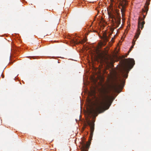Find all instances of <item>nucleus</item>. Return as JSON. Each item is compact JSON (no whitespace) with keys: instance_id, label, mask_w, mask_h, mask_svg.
I'll use <instances>...</instances> for the list:
<instances>
[{"instance_id":"obj_7","label":"nucleus","mask_w":151,"mask_h":151,"mask_svg":"<svg viewBox=\"0 0 151 151\" xmlns=\"http://www.w3.org/2000/svg\"><path fill=\"white\" fill-rule=\"evenodd\" d=\"M89 144L87 142L86 143L83 140H82L81 149L82 151H88V149L89 147Z\"/></svg>"},{"instance_id":"obj_1","label":"nucleus","mask_w":151,"mask_h":151,"mask_svg":"<svg viewBox=\"0 0 151 151\" xmlns=\"http://www.w3.org/2000/svg\"><path fill=\"white\" fill-rule=\"evenodd\" d=\"M109 91L104 89L102 91L101 98L94 107H91L88 110V116L95 118L98 113L104 112L109 108L114 98L112 96L108 95Z\"/></svg>"},{"instance_id":"obj_2","label":"nucleus","mask_w":151,"mask_h":151,"mask_svg":"<svg viewBox=\"0 0 151 151\" xmlns=\"http://www.w3.org/2000/svg\"><path fill=\"white\" fill-rule=\"evenodd\" d=\"M134 64V61L133 59H125L123 60L119 70L121 76L127 78L129 71L133 68Z\"/></svg>"},{"instance_id":"obj_5","label":"nucleus","mask_w":151,"mask_h":151,"mask_svg":"<svg viewBox=\"0 0 151 151\" xmlns=\"http://www.w3.org/2000/svg\"><path fill=\"white\" fill-rule=\"evenodd\" d=\"M95 121L94 120H93L91 121L89 119L87 121L86 123L84 124L85 126L89 125L90 127L91 132L90 137L91 138H92L93 134V133L94 129Z\"/></svg>"},{"instance_id":"obj_11","label":"nucleus","mask_w":151,"mask_h":151,"mask_svg":"<svg viewBox=\"0 0 151 151\" xmlns=\"http://www.w3.org/2000/svg\"><path fill=\"white\" fill-rule=\"evenodd\" d=\"M119 81L121 83L123 84H124L125 83V81H122L121 79L119 80Z\"/></svg>"},{"instance_id":"obj_14","label":"nucleus","mask_w":151,"mask_h":151,"mask_svg":"<svg viewBox=\"0 0 151 151\" xmlns=\"http://www.w3.org/2000/svg\"><path fill=\"white\" fill-rule=\"evenodd\" d=\"M146 4H147V5H148L149 4V3H148V4H147V3H146Z\"/></svg>"},{"instance_id":"obj_6","label":"nucleus","mask_w":151,"mask_h":151,"mask_svg":"<svg viewBox=\"0 0 151 151\" xmlns=\"http://www.w3.org/2000/svg\"><path fill=\"white\" fill-rule=\"evenodd\" d=\"M128 4V1L127 0H122L120 2L119 8L121 9L122 16L124 14L125 9L126 6Z\"/></svg>"},{"instance_id":"obj_10","label":"nucleus","mask_w":151,"mask_h":151,"mask_svg":"<svg viewBox=\"0 0 151 151\" xmlns=\"http://www.w3.org/2000/svg\"><path fill=\"white\" fill-rule=\"evenodd\" d=\"M86 41L85 39H83V40H82L81 41H79L78 42L76 41L77 42H76V41L74 42V43H76V44L77 43H81V44H83L84 43H85L86 42Z\"/></svg>"},{"instance_id":"obj_3","label":"nucleus","mask_w":151,"mask_h":151,"mask_svg":"<svg viewBox=\"0 0 151 151\" xmlns=\"http://www.w3.org/2000/svg\"><path fill=\"white\" fill-rule=\"evenodd\" d=\"M109 17L112 19V23L113 28L111 29V33L110 34L109 37H110L114 32V29L118 27L120 24L121 17L119 15V13L116 11L112 12H108Z\"/></svg>"},{"instance_id":"obj_4","label":"nucleus","mask_w":151,"mask_h":151,"mask_svg":"<svg viewBox=\"0 0 151 151\" xmlns=\"http://www.w3.org/2000/svg\"><path fill=\"white\" fill-rule=\"evenodd\" d=\"M144 19L143 18L139 17L138 23V29L135 35V37H136V39L138 38L140 34L141 31L140 30V28L142 30L144 27V25L145 23L144 21Z\"/></svg>"},{"instance_id":"obj_12","label":"nucleus","mask_w":151,"mask_h":151,"mask_svg":"<svg viewBox=\"0 0 151 151\" xmlns=\"http://www.w3.org/2000/svg\"><path fill=\"white\" fill-rule=\"evenodd\" d=\"M111 2H114V0H111Z\"/></svg>"},{"instance_id":"obj_8","label":"nucleus","mask_w":151,"mask_h":151,"mask_svg":"<svg viewBox=\"0 0 151 151\" xmlns=\"http://www.w3.org/2000/svg\"><path fill=\"white\" fill-rule=\"evenodd\" d=\"M142 14L143 15V18L144 19L146 15H147V11H148V7L145 6V9H142Z\"/></svg>"},{"instance_id":"obj_13","label":"nucleus","mask_w":151,"mask_h":151,"mask_svg":"<svg viewBox=\"0 0 151 151\" xmlns=\"http://www.w3.org/2000/svg\"><path fill=\"white\" fill-rule=\"evenodd\" d=\"M114 37H112V39H111V40H113V39H114Z\"/></svg>"},{"instance_id":"obj_9","label":"nucleus","mask_w":151,"mask_h":151,"mask_svg":"<svg viewBox=\"0 0 151 151\" xmlns=\"http://www.w3.org/2000/svg\"><path fill=\"white\" fill-rule=\"evenodd\" d=\"M137 39H136V37H135V36H134V38L133 40V41L132 42V45L131 46V47H130V48L129 51H128V53L130 51L132 50V48H133V47L134 46V45L135 44V42L136 40Z\"/></svg>"}]
</instances>
